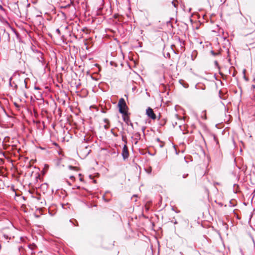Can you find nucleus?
Instances as JSON below:
<instances>
[{"instance_id":"nucleus-7","label":"nucleus","mask_w":255,"mask_h":255,"mask_svg":"<svg viewBox=\"0 0 255 255\" xmlns=\"http://www.w3.org/2000/svg\"><path fill=\"white\" fill-rule=\"evenodd\" d=\"M56 32H57L59 35H60V34H61V32H60V31L59 29H58H58H57L56 30Z\"/></svg>"},{"instance_id":"nucleus-5","label":"nucleus","mask_w":255,"mask_h":255,"mask_svg":"<svg viewBox=\"0 0 255 255\" xmlns=\"http://www.w3.org/2000/svg\"><path fill=\"white\" fill-rule=\"evenodd\" d=\"M202 114H203V115L202 116V119H205V120L206 119V111H203L202 112Z\"/></svg>"},{"instance_id":"nucleus-6","label":"nucleus","mask_w":255,"mask_h":255,"mask_svg":"<svg viewBox=\"0 0 255 255\" xmlns=\"http://www.w3.org/2000/svg\"><path fill=\"white\" fill-rule=\"evenodd\" d=\"M151 171H152V169L151 167H149V168L147 169H146V172L148 173H151Z\"/></svg>"},{"instance_id":"nucleus-1","label":"nucleus","mask_w":255,"mask_h":255,"mask_svg":"<svg viewBox=\"0 0 255 255\" xmlns=\"http://www.w3.org/2000/svg\"><path fill=\"white\" fill-rule=\"evenodd\" d=\"M119 112L123 115H126L128 113V106L124 98H121L118 103Z\"/></svg>"},{"instance_id":"nucleus-8","label":"nucleus","mask_w":255,"mask_h":255,"mask_svg":"<svg viewBox=\"0 0 255 255\" xmlns=\"http://www.w3.org/2000/svg\"><path fill=\"white\" fill-rule=\"evenodd\" d=\"M188 176V174H184L183 175V178H185Z\"/></svg>"},{"instance_id":"nucleus-10","label":"nucleus","mask_w":255,"mask_h":255,"mask_svg":"<svg viewBox=\"0 0 255 255\" xmlns=\"http://www.w3.org/2000/svg\"><path fill=\"white\" fill-rule=\"evenodd\" d=\"M105 128H106V129H107V128H109V126H105Z\"/></svg>"},{"instance_id":"nucleus-11","label":"nucleus","mask_w":255,"mask_h":255,"mask_svg":"<svg viewBox=\"0 0 255 255\" xmlns=\"http://www.w3.org/2000/svg\"><path fill=\"white\" fill-rule=\"evenodd\" d=\"M35 89H36V90H39V87H35Z\"/></svg>"},{"instance_id":"nucleus-4","label":"nucleus","mask_w":255,"mask_h":255,"mask_svg":"<svg viewBox=\"0 0 255 255\" xmlns=\"http://www.w3.org/2000/svg\"><path fill=\"white\" fill-rule=\"evenodd\" d=\"M123 119L125 122L128 123V121H129V117L128 115V113L126 115H123Z\"/></svg>"},{"instance_id":"nucleus-3","label":"nucleus","mask_w":255,"mask_h":255,"mask_svg":"<svg viewBox=\"0 0 255 255\" xmlns=\"http://www.w3.org/2000/svg\"><path fill=\"white\" fill-rule=\"evenodd\" d=\"M122 156L124 159H126L128 157L129 153L128 147L126 145H125L123 151H122Z\"/></svg>"},{"instance_id":"nucleus-13","label":"nucleus","mask_w":255,"mask_h":255,"mask_svg":"<svg viewBox=\"0 0 255 255\" xmlns=\"http://www.w3.org/2000/svg\"><path fill=\"white\" fill-rule=\"evenodd\" d=\"M245 71H246V70L245 69V70H244V73H245Z\"/></svg>"},{"instance_id":"nucleus-9","label":"nucleus","mask_w":255,"mask_h":255,"mask_svg":"<svg viewBox=\"0 0 255 255\" xmlns=\"http://www.w3.org/2000/svg\"><path fill=\"white\" fill-rule=\"evenodd\" d=\"M70 178L71 179H73V180H74L75 179V178L73 176H70Z\"/></svg>"},{"instance_id":"nucleus-2","label":"nucleus","mask_w":255,"mask_h":255,"mask_svg":"<svg viewBox=\"0 0 255 255\" xmlns=\"http://www.w3.org/2000/svg\"><path fill=\"white\" fill-rule=\"evenodd\" d=\"M146 115L152 120H155L156 118L153 110L150 108H148L146 111Z\"/></svg>"},{"instance_id":"nucleus-12","label":"nucleus","mask_w":255,"mask_h":255,"mask_svg":"<svg viewBox=\"0 0 255 255\" xmlns=\"http://www.w3.org/2000/svg\"><path fill=\"white\" fill-rule=\"evenodd\" d=\"M80 181H83V178L81 177L80 178Z\"/></svg>"},{"instance_id":"nucleus-14","label":"nucleus","mask_w":255,"mask_h":255,"mask_svg":"<svg viewBox=\"0 0 255 255\" xmlns=\"http://www.w3.org/2000/svg\"><path fill=\"white\" fill-rule=\"evenodd\" d=\"M79 176H80V177L81 176V174H79Z\"/></svg>"}]
</instances>
